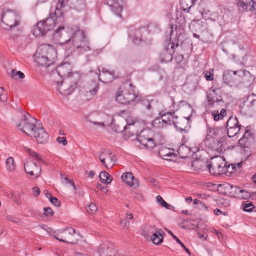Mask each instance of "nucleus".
<instances>
[{
	"instance_id": "1",
	"label": "nucleus",
	"mask_w": 256,
	"mask_h": 256,
	"mask_svg": "<svg viewBox=\"0 0 256 256\" xmlns=\"http://www.w3.org/2000/svg\"><path fill=\"white\" fill-rule=\"evenodd\" d=\"M52 236L60 242L70 244H76L80 238L79 233L70 227L55 230Z\"/></svg>"
},
{
	"instance_id": "2",
	"label": "nucleus",
	"mask_w": 256,
	"mask_h": 256,
	"mask_svg": "<svg viewBox=\"0 0 256 256\" xmlns=\"http://www.w3.org/2000/svg\"><path fill=\"white\" fill-rule=\"evenodd\" d=\"M207 168L211 174L217 176L222 174H226L230 166L226 165L222 157L216 156L211 159L210 164H207Z\"/></svg>"
},
{
	"instance_id": "3",
	"label": "nucleus",
	"mask_w": 256,
	"mask_h": 256,
	"mask_svg": "<svg viewBox=\"0 0 256 256\" xmlns=\"http://www.w3.org/2000/svg\"><path fill=\"white\" fill-rule=\"evenodd\" d=\"M56 22L52 17H49L38 22L32 28V32L36 37L45 36L46 33L53 29Z\"/></svg>"
},
{
	"instance_id": "4",
	"label": "nucleus",
	"mask_w": 256,
	"mask_h": 256,
	"mask_svg": "<svg viewBox=\"0 0 256 256\" xmlns=\"http://www.w3.org/2000/svg\"><path fill=\"white\" fill-rule=\"evenodd\" d=\"M71 44L76 47L80 53H84L90 50L88 41L86 38L82 30H78L74 33Z\"/></svg>"
},
{
	"instance_id": "5",
	"label": "nucleus",
	"mask_w": 256,
	"mask_h": 256,
	"mask_svg": "<svg viewBox=\"0 0 256 256\" xmlns=\"http://www.w3.org/2000/svg\"><path fill=\"white\" fill-rule=\"evenodd\" d=\"M36 120L32 118L28 113H24L23 118L16 124V126L22 132L30 136V134L33 133L37 125L34 123Z\"/></svg>"
},
{
	"instance_id": "6",
	"label": "nucleus",
	"mask_w": 256,
	"mask_h": 256,
	"mask_svg": "<svg viewBox=\"0 0 256 256\" xmlns=\"http://www.w3.org/2000/svg\"><path fill=\"white\" fill-rule=\"evenodd\" d=\"M2 20L10 28L16 27L20 22L18 14L10 10H7L3 12Z\"/></svg>"
},
{
	"instance_id": "7",
	"label": "nucleus",
	"mask_w": 256,
	"mask_h": 256,
	"mask_svg": "<svg viewBox=\"0 0 256 256\" xmlns=\"http://www.w3.org/2000/svg\"><path fill=\"white\" fill-rule=\"evenodd\" d=\"M136 98V94L133 89H126L122 90L120 89L115 96L116 102L120 104H128L133 102Z\"/></svg>"
},
{
	"instance_id": "8",
	"label": "nucleus",
	"mask_w": 256,
	"mask_h": 256,
	"mask_svg": "<svg viewBox=\"0 0 256 256\" xmlns=\"http://www.w3.org/2000/svg\"><path fill=\"white\" fill-rule=\"evenodd\" d=\"M70 35L64 27L62 26L56 30L52 34V39L55 43L59 44L62 45L66 43L71 44L72 38Z\"/></svg>"
},
{
	"instance_id": "9",
	"label": "nucleus",
	"mask_w": 256,
	"mask_h": 256,
	"mask_svg": "<svg viewBox=\"0 0 256 256\" xmlns=\"http://www.w3.org/2000/svg\"><path fill=\"white\" fill-rule=\"evenodd\" d=\"M99 159L107 168H111L116 162V158L115 154L106 149H103L100 152Z\"/></svg>"
},
{
	"instance_id": "10",
	"label": "nucleus",
	"mask_w": 256,
	"mask_h": 256,
	"mask_svg": "<svg viewBox=\"0 0 256 256\" xmlns=\"http://www.w3.org/2000/svg\"><path fill=\"white\" fill-rule=\"evenodd\" d=\"M148 130H141L136 136V139L144 146L148 149H152L155 146L156 144L153 138L148 136Z\"/></svg>"
},
{
	"instance_id": "11",
	"label": "nucleus",
	"mask_w": 256,
	"mask_h": 256,
	"mask_svg": "<svg viewBox=\"0 0 256 256\" xmlns=\"http://www.w3.org/2000/svg\"><path fill=\"white\" fill-rule=\"evenodd\" d=\"M36 52L42 54L43 56L49 57L50 60H57V52L52 46L44 44L40 46L36 50Z\"/></svg>"
},
{
	"instance_id": "12",
	"label": "nucleus",
	"mask_w": 256,
	"mask_h": 256,
	"mask_svg": "<svg viewBox=\"0 0 256 256\" xmlns=\"http://www.w3.org/2000/svg\"><path fill=\"white\" fill-rule=\"evenodd\" d=\"M58 90L60 93L64 96L70 94L76 88L74 84H70L68 79L64 78L60 82H58Z\"/></svg>"
},
{
	"instance_id": "13",
	"label": "nucleus",
	"mask_w": 256,
	"mask_h": 256,
	"mask_svg": "<svg viewBox=\"0 0 256 256\" xmlns=\"http://www.w3.org/2000/svg\"><path fill=\"white\" fill-rule=\"evenodd\" d=\"M240 108V111L244 114L250 110H256V95L248 96Z\"/></svg>"
},
{
	"instance_id": "14",
	"label": "nucleus",
	"mask_w": 256,
	"mask_h": 256,
	"mask_svg": "<svg viewBox=\"0 0 256 256\" xmlns=\"http://www.w3.org/2000/svg\"><path fill=\"white\" fill-rule=\"evenodd\" d=\"M33 131V133L30 134V136H33L36 139L37 142L40 144L46 142L48 138V135L44 128L40 125L37 124V126Z\"/></svg>"
},
{
	"instance_id": "15",
	"label": "nucleus",
	"mask_w": 256,
	"mask_h": 256,
	"mask_svg": "<svg viewBox=\"0 0 256 256\" xmlns=\"http://www.w3.org/2000/svg\"><path fill=\"white\" fill-rule=\"evenodd\" d=\"M26 172L30 176L37 178L40 176L41 172V166H37L33 161H26L24 164Z\"/></svg>"
},
{
	"instance_id": "16",
	"label": "nucleus",
	"mask_w": 256,
	"mask_h": 256,
	"mask_svg": "<svg viewBox=\"0 0 256 256\" xmlns=\"http://www.w3.org/2000/svg\"><path fill=\"white\" fill-rule=\"evenodd\" d=\"M98 252L100 256H115L116 250L110 244H102L100 246Z\"/></svg>"
},
{
	"instance_id": "17",
	"label": "nucleus",
	"mask_w": 256,
	"mask_h": 256,
	"mask_svg": "<svg viewBox=\"0 0 256 256\" xmlns=\"http://www.w3.org/2000/svg\"><path fill=\"white\" fill-rule=\"evenodd\" d=\"M35 61L39 65L42 66L48 67L54 64L56 60H50L49 57L45 56H42V54L36 52L35 54Z\"/></svg>"
},
{
	"instance_id": "18",
	"label": "nucleus",
	"mask_w": 256,
	"mask_h": 256,
	"mask_svg": "<svg viewBox=\"0 0 256 256\" xmlns=\"http://www.w3.org/2000/svg\"><path fill=\"white\" fill-rule=\"evenodd\" d=\"M99 72L100 70H98ZM102 74H100L98 75V80L104 82L108 83L112 82L115 79V72L114 71L110 72L105 68H102Z\"/></svg>"
},
{
	"instance_id": "19",
	"label": "nucleus",
	"mask_w": 256,
	"mask_h": 256,
	"mask_svg": "<svg viewBox=\"0 0 256 256\" xmlns=\"http://www.w3.org/2000/svg\"><path fill=\"white\" fill-rule=\"evenodd\" d=\"M189 28L192 30L199 32H204L207 30V24L200 20H194L189 24Z\"/></svg>"
},
{
	"instance_id": "20",
	"label": "nucleus",
	"mask_w": 256,
	"mask_h": 256,
	"mask_svg": "<svg viewBox=\"0 0 256 256\" xmlns=\"http://www.w3.org/2000/svg\"><path fill=\"white\" fill-rule=\"evenodd\" d=\"M237 5L240 11H252L254 10V0H238Z\"/></svg>"
},
{
	"instance_id": "21",
	"label": "nucleus",
	"mask_w": 256,
	"mask_h": 256,
	"mask_svg": "<svg viewBox=\"0 0 256 256\" xmlns=\"http://www.w3.org/2000/svg\"><path fill=\"white\" fill-rule=\"evenodd\" d=\"M122 180L128 185L133 188H136L138 186V181L134 178L130 172L124 173L121 177Z\"/></svg>"
},
{
	"instance_id": "22",
	"label": "nucleus",
	"mask_w": 256,
	"mask_h": 256,
	"mask_svg": "<svg viewBox=\"0 0 256 256\" xmlns=\"http://www.w3.org/2000/svg\"><path fill=\"white\" fill-rule=\"evenodd\" d=\"M174 48V44H171L170 48V50L168 48L163 50L160 54L159 59L162 62H170L172 59V52H174L172 50Z\"/></svg>"
},
{
	"instance_id": "23",
	"label": "nucleus",
	"mask_w": 256,
	"mask_h": 256,
	"mask_svg": "<svg viewBox=\"0 0 256 256\" xmlns=\"http://www.w3.org/2000/svg\"><path fill=\"white\" fill-rule=\"evenodd\" d=\"M174 112H166L161 111L160 112L159 114L161 117L162 124H163L164 127L168 125H170L172 122H174L172 120L174 117Z\"/></svg>"
},
{
	"instance_id": "24",
	"label": "nucleus",
	"mask_w": 256,
	"mask_h": 256,
	"mask_svg": "<svg viewBox=\"0 0 256 256\" xmlns=\"http://www.w3.org/2000/svg\"><path fill=\"white\" fill-rule=\"evenodd\" d=\"M107 4L111 7L112 11L116 14L121 16L120 13L122 10V0H108Z\"/></svg>"
},
{
	"instance_id": "25",
	"label": "nucleus",
	"mask_w": 256,
	"mask_h": 256,
	"mask_svg": "<svg viewBox=\"0 0 256 256\" xmlns=\"http://www.w3.org/2000/svg\"><path fill=\"white\" fill-rule=\"evenodd\" d=\"M218 91H219L218 89L212 88L211 90L209 91V92L206 96L208 102V104L212 106H214L215 104H218L220 102L223 103V100L222 98H220H220H218L214 96V94H216Z\"/></svg>"
},
{
	"instance_id": "26",
	"label": "nucleus",
	"mask_w": 256,
	"mask_h": 256,
	"mask_svg": "<svg viewBox=\"0 0 256 256\" xmlns=\"http://www.w3.org/2000/svg\"><path fill=\"white\" fill-rule=\"evenodd\" d=\"M71 66L68 63H64L58 66L56 68V72L58 74L64 78L72 72Z\"/></svg>"
},
{
	"instance_id": "27",
	"label": "nucleus",
	"mask_w": 256,
	"mask_h": 256,
	"mask_svg": "<svg viewBox=\"0 0 256 256\" xmlns=\"http://www.w3.org/2000/svg\"><path fill=\"white\" fill-rule=\"evenodd\" d=\"M128 36L134 43L136 44L140 42L142 39L140 28H130L128 30Z\"/></svg>"
},
{
	"instance_id": "28",
	"label": "nucleus",
	"mask_w": 256,
	"mask_h": 256,
	"mask_svg": "<svg viewBox=\"0 0 256 256\" xmlns=\"http://www.w3.org/2000/svg\"><path fill=\"white\" fill-rule=\"evenodd\" d=\"M237 72L240 73V71H232L230 70H224L222 76L224 82L226 84L233 82L234 80V76Z\"/></svg>"
},
{
	"instance_id": "29",
	"label": "nucleus",
	"mask_w": 256,
	"mask_h": 256,
	"mask_svg": "<svg viewBox=\"0 0 256 256\" xmlns=\"http://www.w3.org/2000/svg\"><path fill=\"white\" fill-rule=\"evenodd\" d=\"M242 74H238L240 76H242V82L246 86H250L254 80V76L249 72L246 70H240Z\"/></svg>"
},
{
	"instance_id": "30",
	"label": "nucleus",
	"mask_w": 256,
	"mask_h": 256,
	"mask_svg": "<svg viewBox=\"0 0 256 256\" xmlns=\"http://www.w3.org/2000/svg\"><path fill=\"white\" fill-rule=\"evenodd\" d=\"M70 6L78 11L84 10L85 8L84 0H70Z\"/></svg>"
},
{
	"instance_id": "31",
	"label": "nucleus",
	"mask_w": 256,
	"mask_h": 256,
	"mask_svg": "<svg viewBox=\"0 0 256 256\" xmlns=\"http://www.w3.org/2000/svg\"><path fill=\"white\" fill-rule=\"evenodd\" d=\"M198 0H180V4L182 10L186 12L195 4H197Z\"/></svg>"
},
{
	"instance_id": "32",
	"label": "nucleus",
	"mask_w": 256,
	"mask_h": 256,
	"mask_svg": "<svg viewBox=\"0 0 256 256\" xmlns=\"http://www.w3.org/2000/svg\"><path fill=\"white\" fill-rule=\"evenodd\" d=\"M80 74L78 72H71L64 78L65 79H68L70 81V84H74L76 88L77 85L80 79Z\"/></svg>"
},
{
	"instance_id": "33",
	"label": "nucleus",
	"mask_w": 256,
	"mask_h": 256,
	"mask_svg": "<svg viewBox=\"0 0 256 256\" xmlns=\"http://www.w3.org/2000/svg\"><path fill=\"white\" fill-rule=\"evenodd\" d=\"M164 232L161 229H158L156 232L154 233L151 240L154 244H160L163 240V236L162 234Z\"/></svg>"
},
{
	"instance_id": "34",
	"label": "nucleus",
	"mask_w": 256,
	"mask_h": 256,
	"mask_svg": "<svg viewBox=\"0 0 256 256\" xmlns=\"http://www.w3.org/2000/svg\"><path fill=\"white\" fill-rule=\"evenodd\" d=\"M159 154L162 158L166 160H171L170 158L174 156L173 152H170L169 149L166 148H162L158 152Z\"/></svg>"
},
{
	"instance_id": "35",
	"label": "nucleus",
	"mask_w": 256,
	"mask_h": 256,
	"mask_svg": "<svg viewBox=\"0 0 256 256\" xmlns=\"http://www.w3.org/2000/svg\"><path fill=\"white\" fill-rule=\"evenodd\" d=\"M225 130L223 128H216L213 130H212L210 132H212L214 136L218 137H221L220 140V142H224L226 138L223 136V134L225 133Z\"/></svg>"
},
{
	"instance_id": "36",
	"label": "nucleus",
	"mask_w": 256,
	"mask_h": 256,
	"mask_svg": "<svg viewBox=\"0 0 256 256\" xmlns=\"http://www.w3.org/2000/svg\"><path fill=\"white\" fill-rule=\"evenodd\" d=\"M99 178L102 182L106 184H110L112 180L111 176L106 171L102 172L99 175Z\"/></svg>"
},
{
	"instance_id": "37",
	"label": "nucleus",
	"mask_w": 256,
	"mask_h": 256,
	"mask_svg": "<svg viewBox=\"0 0 256 256\" xmlns=\"http://www.w3.org/2000/svg\"><path fill=\"white\" fill-rule=\"evenodd\" d=\"M180 156L182 158H185L190 153V149L184 145L180 146L178 150Z\"/></svg>"
},
{
	"instance_id": "38",
	"label": "nucleus",
	"mask_w": 256,
	"mask_h": 256,
	"mask_svg": "<svg viewBox=\"0 0 256 256\" xmlns=\"http://www.w3.org/2000/svg\"><path fill=\"white\" fill-rule=\"evenodd\" d=\"M112 128L116 132H122L126 129V126L124 123L118 122L116 124L114 120H112L111 124Z\"/></svg>"
},
{
	"instance_id": "39",
	"label": "nucleus",
	"mask_w": 256,
	"mask_h": 256,
	"mask_svg": "<svg viewBox=\"0 0 256 256\" xmlns=\"http://www.w3.org/2000/svg\"><path fill=\"white\" fill-rule=\"evenodd\" d=\"M240 127L236 117H230L226 122V128Z\"/></svg>"
},
{
	"instance_id": "40",
	"label": "nucleus",
	"mask_w": 256,
	"mask_h": 256,
	"mask_svg": "<svg viewBox=\"0 0 256 256\" xmlns=\"http://www.w3.org/2000/svg\"><path fill=\"white\" fill-rule=\"evenodd\" d=\"M64 0H58L56 8L54 15L56 18L60 17L62 16V12L60 9L64 6Z\"/></svg>"
},
{
	"instance_id": "41",
	"label": "nucleus",
	"mask_w": 256,
	"mask_h": 256,
	"mask_svg": "<svg viewBox=\"0 0 256 256\" xmlns=\"http://www.w3.org/2000/svg\"><path fill=\"white\" fill-rule=\"evenodd\" d=\"M24 148L28 152L29 155L30 156L34 158V160L38 162H40L42 160V158L38 154L33 151L30 148H28L27 146H24Z\"/></svg>"
},
{
	"instance_id": "42",
	"label": "nucleus",
	"mask_w": 256,
	"mask_h": 256,
	"mask_svg": "<svg viewBox=\"0 0 256 256\" xmlns=\"http://www.w3.org/2000/svg\"><path fill=\"white\" fill-rule=\"evenodd\" d=\"M226 188L230 190V192L232 196L236 197H238V192H240V188L239 187L230 184H228Z\"/></svg>"
},
{
	"instance_id": "43",
	"label": "nucleus",
	"mask_w": 256,
	"mask_h": 256,
	"mask_svg": "<svg viewBox=\"0 0 256 256\" xmlns=\"http://www.w3.org/2000/svg\"><path fill=\"white\" fill-rule=\"evenodd\" d=\"M6 169L9 172L13 171L15 169L14 160L12 157L8 158L6 160Z\"/></svg>"
},
{
	"instance_id": "44",
	"label": "nucleus",
	"mask_w": 256,
	"mask_h": 256,
	"mask_svg": "<svg viewBox=\"0 0 256 256\" xmlns=\"http://www.w3.org/2000/svg\"><path fill=\"white\" fill-rule=\"evenodd\" d=\"M10 76L14 79H22L24 78V74L20 71H16L15 70H12L11 71Z\"/></svg>"
},
{
	"instance_id": "45",
	"label": "nucleus",
	"mask_w": 256,
	"mask_h": 256,
	"mask_svg": "<svg viewBox=\"0 0 256 256\" xmlns=\"http://www.w3.org/2000/svg\"><path fill=\"white\" fill-rule=\"evenodd\" d=\"M240 127H234L227 128V134L228 137H232L237 134L238 132L240 131Z\"/></svg>"
},
{
	"instance_id": "46",
	"label": "nucleus",
	"mask_w": 256,
	"mask_h": 256,
	"mask_svg": "<svg viewBox=\"0 0 256 256\" xmlns=\"http://www.w3.org/2000/svg\"><path fill=\"white\" fill-rule=\"evenodd\" d=\"M8 99V92L2 86H0V101L6 102Z\"/></svg>"
},
{
	"instance_id": "47",
	"label": "nucleus",
	"mask_w": 256,
	"mask_h": 256,
	"mask_svg": "<svg viewBox=\"0 0 256 256\" xmlns=\"http://www.w3.org/2000/svg\"><path fill=\"white\" fill-rule=\"evenodd\" d=\"M243 210H244L247 212H250L254 208V206L253 203L251 202L246 201L243 204Z\"/></svg>"
},
{
	"instance_id": "48",
	"label": "nucleus",
	"mask_w": 256,
	"mask_h": 256,
	"mask_svg": "<svg viewBox=\"0 0 256 256\" xmlns=\"http://www.w3.org/2000/svg\"><path fill=\"white\" fill-rule=\"evenodd\" d=\"M202 162L198 160H196L192 162L191 166L194 170H198L202 168Z\"/></svg>"
},
{
	"instance_id": "49",
	"label": "nucleus",
	"mask_w": 256,
	"mask_h": 256,
	"mask_svg": "<svg viewBox=\"0 0 256 256\" xmlns=\"http://www.w3.org/2000/svg\"><path fill=\"white\" fill-rule=\"evenodd\" d=\"M94 87L92 88V89L90 90L88 92H86V96H90V98L94 96L96 94L97 91L99 88L98 84H96L95 82H94Z\"/></svg>"
},
{
	"instance_id": "50",
	"label": "nucleus",
	"mask_w": 256,
	"mask_h": 256,
	"mask_svg": "<svg viewBox=\"0 0 256 256\" xmlns=\"http://www.w3.org/2000/svg\"><path fill=\"white\" fill-rule=\"evenodd\" d=\"M250 142L248 140H246L244 138L242 137L238 140L239 145L244 148H248L249 144Z\"/></svg>"
},
{
	"instance_id": "51",
	"label": "nucleus",
	"mask_w": 256,
	"mask_h": 256,
	"mask_svg": "<svg viewBox=\"0 0 256 256\" xmlns=\"http://www.w3.org/2000/svg\"><path fill=\"white\" fill-rule=\"evenodd\" d=\"M249 197V192L244 190L240 189V192L238 194V198L242 199H247Z\"/></svg>"
},
{
	"instance_id": "52",
	"label": "nucleus",
	"mask_w": 256,
	"mask_h": 256,
	"mask_svg": "<svg viewBox=\"0 0 256 256\" xmlns=\"http://www.w3.org/2000/svg\"><path fill=\"white\" fill-rule=\"evenodd\" d=\"M152 125L154 128H160L164 127L163 124H162L161 118H156L152 122Z\"/></svg>"
},
{
	"instance_id": "53",
	"label": "nucleus",
	"mask_w": 256,
	"mask_h": 256,
	"mask_svg": "<svg viewBox=\"0 0 256 256\" xmlns=\"http://www.w3.org/2000/svg\"><path fill=\"white\" fill-rule=\"evenodd\" d=\"M98 210V206L95 204L92 203L90 204L88 206L87 211L88 212L92 214H94Z\"/></svg>"
},
{
	"instance_id": "54",
	"label": "nucleus",
	"mask_w": 256,
	"mask_h": 256,
	"mask_svg": "<svg viewBox=\"0 0 256 256\" xmlns=\"http://www.w3.org/2000/svg\"><path fill=\"white\" fill-rule=\"evenodd\" d=\"M242 137L244 138L246 140H248L250 142L254 140V136L248 130H246L245 133Z\"/></svg>"
},
{
	"instance_id": "55",
	"label": "nucleus",
	"mask_w": 256,
	"mask_h": 256,
	"mask_svg": "<svg viewBox=\"0 0 256 256\" xmlns=\"http://www.w3.org/2000/svg\"><path fill=\"white\" fill-rule=\"evenodd\" d=\"M214 70L212 69L210 72H205V78L207 80L211 81L214 79L213 74Z\"/></svg>"
},
{
	"instance_id": "56",
	"label": "nucleus",
	"mask_w": 256,
	"mask_h": 256,
	"mask_svg": "<svg viewBox=\"0 0 256 256\" xmlns=\"http://www.w3.org/2000/svg\"><path fill=\"white\" fill-rule=\"evenodd\" d=\"M50 202L57 207H59L60 206V202L56 198L53 196H50Z\"/></svg>"
},
{
	"instance_id": "57",
	"label": "nucleus",
	"mask_w": 256,
	"mask_h": 256,
	"mask_svg": "<svg viewBox=\"0 0 256 256\" xmlns=\"http://www.w3.org/2000/svg\"><path fill=\"white\" fill-rule=\"evenodd\" d=\"M120 224L122 226L123 228L126 230L129 228L130 226V222L126 219L121 220L120 221Z\"/></svg>"
},
{
	"instance_id": "58",
	"label": "nucleus",
	"mask_w": 256,
	"mask_h": 256,
	"mask_svg": "<svg viewBox=\"0 0 256 256\" xmlns=\"http://www.w3.org/2000/svg\"><path fill=\"white\" fill-rule=\"evenodd\" d=\"M142 104L145 106L148 110L152 108V104L148 100H142Z\"/></svg>"
},
{
	"instance_id": "59",
	"label": "nucleus",
	"mask_w": 256,
	"mask_h": 256,
	"mask_svg": "<svg viewBox=\"0 0 256 256\" xmlns=\"http://www.w3.org/2000/svg\"><path fill=\"white\" fill-rule=\"evenodd\" d=\"M212 115L214 116V120L217 121L222 119L219 114V112L218 110H214L212 112Z\"/></svg>"
},
{
	"instance_id": "60",
	"label": "nucleus",
	"mask_w": 256,
	"mask_h": 256,
	"mask_svg": "<svg viewBox=\"0 0 256 256\" xmlns=\"http://www.w3.org/2000/svg\"><path fill=\"white\" fill-rule=\"evenodd\" d=\"M56 140L59 144H62L64 146L67 144V140L64 137H58Z\"/></svg>"
},
{
	"instance_id": "61",
	"label": "nucleus",
	"mask_w": 256,
	"mask_h": 256,
	"mask_svg": "<svg viewBox=\"0 0 256 256\" xmlns=\"http://www.w3.org/2000/svg\"><path fill=\"white\" fill-rule=\"evenodd\" d=\"M32 190L33 194L34 196H37L40 194V188H38L34 187L32 188Z\"/></svg>"
},
{
	"instance_id": "62",
	"label": "nucleus",
	"mask_w": 256,
	"mask_h": 256,
	"mask_svg": "<svg viewBox=\"0 0 256 256\" xmlns=\"http://www.w3.org/2000/svg\"><path fill=\"white\" fill-rule=\"evenodd\" d=\"M46 215H52L53 214V212L51 208L49 207L44 208V209Z\"/></svg>"
},
{
	"instance_id": "63",
	"label": "nucleus",
	"mask_w": 256,
	"mask_h": 256,
	"mask_svg": "<svg viewBox=\"0 0 256 256\" xmlns=\"http://www.w3.org/2000/svg\"><path fill=\"white\" fill-rule=\"evenodd\" d=\"M7 219L11 222H18V219L12 216H6Z\"/></svg>"
},
{
	"instance_id": "64",
	"label": "nucleus",
	"mask_w": 256,
	"mask_h": 256,
	"mask_svg": "<svg viewBox=\"0 0 256 256\" xmlns=\"http://www.w3.org/2000/svg\"><path fill=\"white\" fill-rule=\"evenodd\" d=\"M242 166V162H238L237 164H231V168L232 170H236L238 167V168H241Z\"/></svg>"
}]
</instances>
